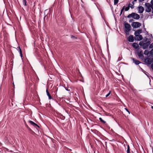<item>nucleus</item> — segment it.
I'll use <instances>...</instances> for the list:
<instances>
[{
    "label": "nucleus",
    "mask_w": 153,
    "mask_h": 153,
    "mask_svg": "<svg viewBox=\"0 0 153 153\" xmlns=\"http://www.w3.org/2000/svg\"><path fill=\"white\" fill-rule=\"evenodd\" d=\"M127 17L128 18L131 17L136 20L140 18V16L139 15L134 13H132L131 14H129Z\"/></svg>",
    "instance_id": "1"
},
{
    "label": "nucleus",
    "mask_w": 153,
    "mask_h": 153,
    "mask_svg": "<svg viewBox=\"0 0 153 153\" xmlns=\"http://www.w3.org/2000/svg\"><path fill=\"white\" fill-rule=\"evenodd\" d=\"M145 5L147 7L146 9V11L148 12H150L151 11V9L152 10V12L153 13V4H151L148 3H146Z\"/></svg>",
    "instance_id": "2"
},
{
    "label": "nucleus",
    "mask_w": 153,
    "mask_h": 153,
    "mask_svg": "<svg viewBox=\"0 0 153 153\" xmlns=\"http://www.w3.org/2000/svg\"><path fill=\"white\" fill-rule=\"evenodd\" d=\"M125 31L126 33H127L131 30L130 25L126 22L124 23Z\"/></svg>",
    "instance_id": "3"
},
{
    "label": "nucleus",
    "mask_w": 153,
    "mask_h": 153,
    "mask_svg": "<svg viewBox=\"0 0 153 153\" xmlns=\"http://www.w3.org/2000/svg\"><path fill=\"white\" fill-rule=\"evenodd\" d=\"M132 25L134 27L136 28L140 27L141 26V24L139 22H134L132 23Z\"/></svg>",
    "instance_id": "4"
},
{
    "label": "nucleus",
    "mask_w": 153,
    "mask_h": 153,
    "mask_svg": "<svg viewBox=\"0 0 153 153\" xmlns=\"http://www.w3.org/2000/svg\"><path fill=\"white\" fill-rule=\"evenodd\" d=\"M150 43L151 42L150 41H148L146 43H144L143 45V49H145L147 48L150 45Z\"/></svg>",
    "instance_id": "5"
},
{
    "label": "nucleus",
    "mask_w": 153,
    "mask_h": 153,
    "mask_svg": "<svg viewBox=\"0 0 153 153\" xmlns=\"http://www.w3.org/2000/svg\"><path fill=\"white\" fill-rule=\"evenodd\" d=\"M138 9V13H143L144 10V8L141 6H139Z\"/></svg>",
    "instance_id": "6"
},
{
    "label": "nucleus",
    "mask_w": 153,
    "mask_h": 153,
    "mask_svg": "<svg viewBox=\"0 0 153 153\" xmlns=\"http://www.w3.org/2000/svg\"><path fill=\"white\" fill-rule=\"evenodd\" d=\"M128 41L130 42H132L134 41V37L132 35L130 36L128 38Z\"/></svg>",
    "instance_id": "7"
},
{
    "label": "nucleus",
    "mask_w": 153,
    "mask_h": 153,
    "mask_svg": "<svg viewBox=\"0 0 153 153\" xmlns=\"http://www.w3.org/2000/svg\"><path fill=\"white\" fill-rule=\"evenodd\" d=\"M142 32V30L141 29H139L138 30L136 31H135L134 32V35L136 36H137L138 35H139L138 34L141 33Z\"/></svg>",
    "instance_id": "8"
},
{
    "label": "nucleus",
    "mask_w": 153,
    "mask_h": 153,
    "mask_svg": "<svg viewBox=\"0 0 153 153\" xmlns=\"http://www.w3.org/2000/svg\"><path fill=\"white\" fill-rule=\"evenodd\" d=\"M145 62L149 65L151 64L152 62L151 59L149 58L145 59Z\"/></svg>",
    "instance_id": "9"
},
{
    "label": "nucleus",
    "mask_w": 153,
    "mask_h": 153,
    "mask_svg": "<svg viewBox=\"0 0 153 153\" xmlns=\"http://www.w3.org/2000/svg\"><path fill=\"white\" fill-rule=\"evenodd\" d=\"M132 60L133 61V62L136 65H138L141 63V62L140 61L137 60L135 59L134 58H132Z\"/></svg>",
    "instance_id": "10"
},
{
    "label": "nucleus",
    "mask_w": 153,
    "mask_h": 153,
    "mask_svg": "<svg viewBox=\"0 0 153 153\" xmlns=\"http://www.w3.org/2000/svg\"><path fill=\"white\" fill-rule=\"evenodd\" d=\"M29 122L31 124H32L33 126H37L38 127H39V126L36 124L35 123L33 122L32 121H31V120L29 121Z\"/></svg>",
    "instance_id": "11"
},
{
    "label": "nucleus",
    "mask_w": 153,
    "mask_h": 153,
    "mask_svg": "<svg viewBox=\"0 0 153 153\" xmlns=\"http://www.w3.org/2000/svg\"><path fill=\"white\" fill-rule=\"evenodd\" d=\"M138 55L139 57L143 56V52L142 51H140L138 53Z\"/></svg>",
    "instance_id": "12"
},
{
    "label": "nucleus",
    "mask_w": 153,
    "mask_h": 153,
    "mask_svg": "<svg viewBox=\"0 0 153 153\" xmlns=\"http://www.w3.org/2000/svg\"><path fill=\"white\" fill-rule=\"evenodd\" d=\"M133 47L136 49H137L139 47L138 44L136 43H133L132 44Z\"/></svg>",
    "instance_id": "13"
},
{
    "label": "nucleus",
    "mask_w": 153,
    "mask_h": 153,
    "mask_svg": "<svg viewBox=\"0 0 153 153\" xmlns=\"http://www.w3.org/2000/svg\"><path fill=\"white\" fill-rule=\"evenodd\" d=\"M46 92L47 93V94L48 97L49 99H52V97L51 96L49 92H48V89H47L46 90Z\"/></svg>",
    "instance_id": "14"
},
{
    "label": "nucleus",
    "mask_w": 153,
    "mask_h": 153,
    "mask_svg": "<svg viewBox=\"0 0 153 153\" xmlns=\"http://www.w3.org/2000/svg\"><path fill=\"white\" fill-rule=\"evenodd\" d=\"M137 40H140L143 39V37L141 35H139L137 36Z\"/></svg>",
    "instance_id": "15"
},
{
    "label": "nucleus",
    "mask_w": 153,
    "mask_h": 153,
    "mask_svg": "<svg viewBox=\"0 0 153 153\" xmlns=\"http://www.w3.org/2000/svg\"><path fill=\"white\" fill-rule=\"evenodd\" d=\"M128 6L129 7V8L131 7V9H133L134 7V6H133V4H129Z\"/></svg>",
    "instance_id": "16"
},
{
    "label": "nucleus",
    "mask_w": 153,
    "mask_h": 153,
    "mask_svg": "<svg viewBox=\"0 0 153 153\" xmlns=\"http://www.w3.org/2000/svg\"><path fill=\"white\" fill-rule=\"evenodd\" d=\"M149 51L148 50H145L144 53V54L145 55H148L149 53Z\"/></svg>",
    "instance_id": "17"
},
{
    "label": "nucleus",
    "mask_w": 153,
    "mask_h": 153,
    "mask_svg": "<svg viewBox=\"0 0 153 153\" xmlns=\"http://www.w3.org/2000/svg\"><path fill=\"white\" fill-rule=\"evenodd\" d=\"M22 3L25 6H27V1L26 0H23Z\"/></svg>",
    "instance_id": "18"
},
{
    "label": "nucleus",
    "mask_w": 153,
    "mask_h": 153,
    "mask_svg": "<svg viewBox=\"0 0 153 153\" xmlns=\"http://www.w3.org/2000/svg\"><path fill=\"white\" fill-rule=\"evenodd\" d=\"M99 119L100 120L102 123H105V122L100 117Z\"/></svg>",
    "instance_id": "19"
},
{
    "label": "nucleus",
    "mask_w": 153,
    "mask_h": 153,
    "mask_svg": "<svg viewBox=\"0 0 153 153\" xmlns=\"http://www.w3.org/2000/svg\"><path fill=\"white\" fill-rule=\"evenodd\" d=\"M127 153H130V147L128 145L127 146Z\"/></svg>",
    "instance_id": "20"
},
{
    "label": "nucleus",
    "mask_w": 153,
    "mask_h": 153,
    "mask_svg": "<svg viewBox=\"0 0 153 153\" xmlns=\"http://www.w3.org/2000/svg\"><path fill=\"white\" fill-rule=\"evenodd\" d=\"M119 1L118 0H114V5H116Z\"/></svg>",
    "instance_id": "21"
},
{
    "label": "nucleus",
    "mask_w": 153,
    "mask_h": 153,
    "mask_svg": "<svg viewBox=\"0 0 153 153\" xmlns=\"http://www.w3.org/2000/svg\"><path fill=\"white\" fill-rule=\"evenodd\" d=\"M129 9V7L128 6L127 7H126L125 8V11H128Z\"/></svg>",
    "instance_id": "22"
},
{
    "label": "nucleus",
    "mask_w": 153,
    "mask_h": 153,
    "mask_svg": "<svg viewBox=\"0 0 153 153\" xmlns=\"http://www.w3.org/2000/svg\"><path fill=\"white\" fill-rule=\"evenodd\" d=\"M19 53L21 57H22V53L21 49H20V50H19Z\"/></svg>",
    "instance_id": "23"
},
{
    "label": "nucleus",
    "mask_w": 153,
    "mask_h": 153,
    "mask_svg": "<svg viewBox=\"0 0 153 153\" xmlns=\"http://www.w3.org/2000/svg\"><path fill=\"white\" fill-rule=\"evenodd\" d=\"M124 8H125V6H124L123 7V8L121 9V11H120V15H121L122 14L123 11V10H124Z\"/></svg>",
    "instance_id": "24"
},
{
    "label": "nucleus",
    "mask_w": 153,
    "mask_h": 153,
    "mask_svg": "<svg viewBox=\"0 0 153 153\" xmlns=\"http://www.w3.org/2000/svg\"><path fill=\"white\" fill-rule=\"evenodd\" d=\"M153 48V43H152L149 45V48Z\"/></svg>",
    "instance_id": "25"
},
{
    "label": "nucleus",
    "mask_w": 153,
    "mask_h": 153,
    "mask_svg": "<svg viewBox=\"0 0 153 153\" xmlns=\"http://www.w3.org/2000/svg\"><path fill=\"white\" fill-rule=\"evenodd\" d=\"M111 93V91H109L107 95H106V96H105L106 97H107Z\"/></svg>",
    "instance_id": "26"
},
{
    "label": "nucleus",
    "mask_w": 153,
    "mask_h": 153,
    "mask_svg": "<svg viewBox=\"0 0 153 153\" xmlns=\"http://www.w3.org/2000/svg\"><path fill=\"white\" fill-rule=\"evenodd\" d=\"M143 42H139V45H140V46H143Z\"/></svg>",
    "instance_id": "27"
},
{
    "label": "nucleus",
    "mask_w": 153,
    "mask_h": 153,
    "mask_svg": "<svg viewBox=\"0 0 153 153\" xmlns=\"http://www.w3.org/2000/svg\"><path fill=\"white\" fill-rule=\"evenodd\" d=\"M150 53L151 55H153V48L150 51Z\"/></svg>",
    "instance_id": "28"
},
{
    "label": "nucleus",
    "mask_w": 153,
    "mask_h": 153,
    "mask_svg": "<svg viewBox=\"0 0 153 153\" xmlns=\"http://www.w3.org/2000/svg\"><path fill=\"white\" fill-rule=\"evenodd\" d=\"M20 49H21L20 47L19 46L17 48V50L19 51Z\"/></svg>",
    "instance_id": "29"
},
{
    "label": "nucleus",
    "mask_w": 153,
    "mask_h": 153,
    "mask_svg": "<svg viewBox=\"0 0 153 153\" xmlns=\"http://www.w3.org/2000/svg\"><path fill=\"white\" fill-rule=\"evenodd\" d=\"M125 109L126 110V111H127L128 113L129 114H130V112L127 108H125Z\"/></svg>",
    "instance_id": "30"
},
{
    "label": "nucleus",
    "mask_w": 153,
    "mask_h": 153,
    "mask_svg": "<svg viewBox=\"0 0 153 153\" xmlns=\"http://www.w3.org/2000/svg\"><path fill=\"white\" fill-rule=\"evenodd\" d=\"M151 67L152 69L153 70V63L151 65Z\"/></svg>",
    "instance_id": "31"
},
{
    "label": "nucleus",
    "mask_w": 153,
    "mask_h": 153,
    "mask_svg": "<svg viewBox=\"0 0 153 153\" xmlns=\"http://www.w3.org/2000/svg\"><path fill=\"white\" fill-rule=\"evenodd\" d=\"M131 4H133V6H134V1H133L131 2Z\"/></svg>",
    "instance_id": "32"
},
{
    "label": "nucleus",
    "mask_w": 153,
    "mask_h": 153,
    "mask_svg": "<svg viewBox=\"0 0 153 153\" xmlns=\"http://www.w3.org/2000/svg\"><path fill=\"white\" fill-rule=\"evenodd\" d=\"M145 0H139V1L140 2H142L143 1H144Z\"/></svg>",
    "instance_id": "33"
},
{
    "label": "nucleus",
    "mask_w": 153,
    "mask_h": 153,
    "mask_svg": "<svg viewBox=\"0 0 153 153\" xmlns=\"http://www.w3.org/2000/svg\"><path fill=\"white\" fill-rule=\"evenodd\" d=\"M145 74L147 75L148 76V75H147V74H148V73L147 72H146V71H145Z\"/></svg>",
    "instance_id": "34"
},
{
    "label": "nucleus",
    "mask_w": 153,
    "mask_h": 153,
    "mask_svg": "<svg viewBox=\"0 0 153 153\" xmlns=\"http://www.w3.org/2000/svg\"><path fill=\"white\" fill-rule=\"evenodd\" d=\"M66 90L67 91H70V89H67V88H66Z\"/></svg>",
    "instance_id": "35"
},
{
    "label": "nucleus",
    "mask_w": 153,
    "mask_h": 153,
    "mask_svg": "<svg viewBox=\"0 0 153 153\" xmlns=\"http://www.w3.org/2000/svg\"><path fill=\"white\" fill-rule=\"evenodd\" d=\"M137 0H134L133 1H134V2H136L137 1Z\"/></svg>",
    "instance_id": "36"
},
{
    "label": "nucleus",
    "mask_w": 153,
    "mask_h": 153,
    "mask_svg": "<svg viewBox=\"0 0 153 153\" xmlns=\"http://www.w3.org/2000/svg\"><path fill=\"white\" fill-rule=\"evenodd\" d=\"M151 108H152L153 109V106H152Z\"/></svg>",
    "instance_id": "37"
}]
</instances>
